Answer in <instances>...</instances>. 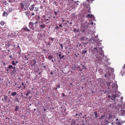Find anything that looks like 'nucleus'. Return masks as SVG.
Masks as SVG:
<instances>
[{
    "instance_id": "obj_1",
    "label": "nucleus",
    "mask_w": 125,
    "mask_h": 125,
    "mask_svg": "<svg viewBox=\"0 0 125 125\" xmlns=\"http://www.w3.org/2000/svg\"><path fill=\"white\" fill-rule=\"evenodd\" d=\"M38 21H37L33 23L32 22H30L29 23V26L30 28L33 30L36 28L38 26Z\"/></svg>"
},
{
    "instance_id": "obj_2",
    "label": "nucleus",
    "mask_w": 125,
    "mask_h": 125,
    "mask_svg": "<svg viewBox=\"0 0 125 125\" xmlns=\"http://www.w3.org/2000/svg\"><path fill=\"white\" fill-rule=\"evenodd\" d=\"M97 53H99V54L101 55V56H102L104 57V52L102 50V48L101 47H99L98 50H97Z\"/></svg>"
},
{
    "instance_id": "obj_3",
    "label": "nucleus",
    "mask_w": 125,
    "mask_h": 125,
    "mask_svg": "<svg viewBox=\"0 0 125 125\" xmlns=\"http://www.w3.org/2000/svg\"><path fill=\"white\" fill-rule=\"evenodd\" d=\"M122 76L125 74V64L124 65L121 72Z\"/></svg>"
},
{
    "instance_id": "obj_4",
    "label": "nucleus",
    "mask_w": 125,
    "mask_h": 125,
    "mask_svg": "<svg viewBox=\"0 0 125 125\" xmlns=\"http://www.w3.org/2000/svg\"><path fill=\"white\" fill-rule=\"evenodd\" d=\"M35 5L33 4L31 5L29 7V9L31 11H32L34 10V8Z\"/></svg>"
},
{
    "instance_id": "obj_5",
    "label": "nucleus",
    "mask_w": 125,
    "mask_h": 125,
    "mask_svg": "<svg viewBox=\"0 0 125 125\" xmlns=\"http://www.w3.org/2000/svg\"><path fill=\"white\" fill-rule=\"evenodd\" d=\"M45 15H43V17L44 18V21L46 22V23L47 24L50 21V20L48 18H46Z\"/></svg>"
},
{
    "instance_id": "obj_6",
    "label": "nucleus",
    "mask_w": 125,
    "mask_h": 125,
    "mask_svg": "<svg viewBox=\"0 0 125 125\" xmlns=\"http://www.w3.org/2000/svg\"><path fill=\"white\" fill-rule=\"evenodd\" d=\"M76 120L74 119H72L71 122V125H75L76 124Z\"/></svg>"
},
{
    "instance_id": "obj_7",
    "label": "nucleus",
    "mask_w": 125,
    "mask_h": 125,
    "mask_svg": "<svg viewBox=\"0 0 125 125\" xmlns=\"http://www.w3.org/2000/svg\"><path fill=\"white\" fill-rule=\"evenodd\" d=\"M120 113L121 115H125V110L121 109L120 111Z\"/></svg>"
},
{
    "instance_id": "obj_8",
    "label": "nucleus",
    "mask_w": 125,
    "mask_h": 125,
    "mask_svg": "<svg viewBox=\"0 0 125 125\" xmlns=\"http://www.w3.org/2000/svg\"><path fill=\"white\" fill-rule=\"evenodd\" d=\"M110 76V74L108 72L105 74L104 76L105 77H109V76Z\"/></svg>"
},
{
    "instance_id": "obj_9",
    "label": "nucleus",
    "mask_w": 125,
    "mask_h": 125,
    "mask_svg": "<svg viewBox=\"0 0 125 125\" xmlns=\"http://www.w3.org/2000/svg\"><path fill=\"white\" fill-rule=\"evenodd\" d=\"M62 55V54H59L58 55L59 57V59L60 60L63 58L64 57V55Z\"/></svg>"
},
{
    "instance_id": "obj_10",
    "label": "nucleus",
    "mask_w": 125,
    "mask_h": 125,
    "mask_svg": "<svg viewBox=\"0 0 125 125\" xmlns=\"http://www.w3.org/2000/svg\"><path fill=\"white\" fill-rule=\"evenodd\" d=\"M22 29H23V30L26 31H27L28 32H30L31 31V30H30L28 29H27V28L26 27L22 28Z\"/></svg>"
},
{
    "instance_id": "obj_11",
    "label": "nucleus",
    "mask_w": 125,
    "mask_h": 125,
    "mask_svg": "<svg viewBox=\"0 0 125 125\" xmlns=\"http://www.w3.org/2000/svg\"><path fill=\"white\" fill-rule=\"evenodd\" d=\"M117 96L116 95L113 94L112 96L111 99L112 100H114L115 99V98Z\"/></svg>"
},
{
    "instance_id": "obj_12",
    "label": "nucleus",
    "mask_w": 125,
    "mask_h": 125,
    "mask_svg": "<svg viewBox=\"0 0 125 125\" xmlns=\"http://www.w3.org/2000/svg\"><path fill=\"white\" fill-rule=\"evenodd\" d=\"M88 51L87 49L86 48H85L82 51V53L83 54H84L87 52Z\"/></svg>"
},
{
    "instance_id": "obj_13",
    "label": "nucleus",
    "mask_w": 125,
    "mask_h": 125,
    "mask_svg": "<svg viewBox=\"0 0 125 125\" xmlns=\"http://www.w3.org/2000/svg\"><path fill=\"white\" fill-rule=\"evenodd\" d=\"M8 15V13L7 12L4 11L3 13L2 14V15L3 16H7Z\"/></svg>"
},
{
    "instance_id": "obj_14",
    "label": "nucleus",
    "mask_w": 125,
    "mask_h": 125,
    "mask_svg": "<svg viewBox=\"0 0 125 125\" xmlns=\"http://www.w3.org/2000/svg\"><path fill=\"white\" fill-rule=\"evenodd\" d=\"M93 16V15L92 14H89L87 15L86 17L87 18L89 17V18H92Z\"/></svg>"
},
{
    "instance_id": "obj_15",
    "label": "nucleus",
    "mask_w": 125,
    "mask_h": 125,
    "mask_svg": "<svg viewBox=\"0 0 125 125\" xmlns=\"http://www.w3.org/2000/svg\"><path fill=\"white\" fill-rule=\"evenodd\" d=\"M84 7L88 8L89 7V4L88 3H86L85 4H84Z\"/></svg>"
},
{
    "instance_id": "obj_16",
    "label": "nucleus",
    "mask_w": 125,
    "mask_h": 125,
    "mask_svg": "<svg viewBox=\"0 0 125 125\" xmlns=\"http://www.w3.org/2000/svg\"><path fill=\"white\" fill-rule=\"evenodd\" d=\"M20 4L21 5V9H23L24 8V5L22 3H20Z\"/></svg>"
},
{
    "instance_id": "obj_17",
    "label": "nucleus",
    "mask_w": 125,
    "mask_h": 125,
    "mask_svg": "<svg viewBox=\"0 0 125 125\" xmlns=\"http://www.w3.org/2000/svg\"><path fill=\"white\" fill-rule=\"evenodd\" d=\"M94 114L96 117H97L99 116V115L98 114L97 111H96L94 112Z\"/></svg>"
},
{
    "instance_id": "obj_18",
    "label": "nucleus",
    "mask_w": 125,
    "mask_h": 125,
    "mask_svg": "<svg viewBox=\"0 0 125 125\" xmlns=\"http://www.w3.org/2000/svg\"><path fill=\"white\" fill-rule=\"evenodd\" d=\"M45 25L43 23L42 24H41V25H40V27L42 29H43L44 28V27H45Z\"/></svg>"
},
{
    "instance_id": "obj_19",
    "label": "nucleus",
    "mask_w": 125,
    "mask_h": 125,
    "mask_svg": "<svg viewBox=\"0 0 125 125\" xmlns=\"http://www.w3.org/2000/svg\"><path fill=\"white\" fill-rule=\"evenodd\" d=\"M25 13L26 14V16H28V17H29L30 14L29 12V11H27L26 12H25Z\"/></svg>"
},
{
    "instance_id": "obj_20",
    "label": "nucleus",
    "mask_w": 125,
    "mask_h": 125,
    "mask_svg": "<svg viewBox=\"0 0 125 125\" xmlns=\"http://www.w3.org/2000/svg\"><path fill=\"white\" fill-rule=\"evenodd\" d=\"M5 24V22L3 21H1L0 22V24L2 26H3Z\"/></svg>"
},
{
    "instance_id": "obj_21",
    "label": "nucleus",
    "mask_w": 125,
    "mask_h": 125,
    "mask_svg": "<svg viewBox=\"0 0 125 125\" xmlns=\"http://www.w3.org/2000/svg\"><path fill=\"white\" fill-rule=\"evenodd\" d=\"M16 72V70H13L11 71V73L12 74H15Z\"/></svg>"
},
{
    "instance_id": "obj_22",
    "label": "nucleus",
    "mask_w": 125,
    "mask_h": 125,
    "mask_svg": "<svg viewBox=\"0 0 125 125\" xmlns=\"http://www.w3.org/2000/svg\"><path fill=\"white\" fill-rule=\"evenodd\" d=\"M121 123L120 121H117L116 122V124L117 125H121Z\"/></svg>"
},
{
    "instance_id": "obj_23",
    "label": "nucleus",
    "mask_w": 125,
    "mask_h": 125,
    "mask_svg": "<svg viewBox=\"0 0 125 125\" xmlns=\"http://www.w3.org/2000/svg\"><path fill=\"white\" fill-rule=\"evenodd\" d=\"M53 57V56L52 55H50L48 56V59H51Z\"/></svg>"
},
{
    "instance_id": "obj_24",
    "label": "nucleus",
    "mask_w": 125,
    "mask_h": 125,
    "mask_svg": "<svg viewBox=\"0 0 125 125\" xmlns=\"http://www.w3.org/2000/svg\"><path fill=\"white\" fill-rule=\"evenodd\" d=\"M17 93L16 92H13L11 93V95L12 96H14L17 94Z\"/></svg>"
},
{
    "instance_id": "obj_25",
    "label": "nucleus",
    "mask_w": 125,
    "mask_h": 125,
    "mask_svg": "<svg viewBox=\"0 0 125 125\" xmlns=\"http://www.w3.org/2000/svg\"><path fill=\"white\" fill-rule=\"evenodd\" d=\"M105 116V115H102L99 118L101 120L103 119H104Z\"/></svg>"
},
{
    "instance_id": "obj_26",
    "label": "nucleus",
    "mask_w": 125,
    "mask_h": 125,
    "mask_svg": "<svg viewBox=\"0 0 125 125\" xmlns=\"http://www.w3.org/2000/svg\"><path fill=\"white\" fill-rule=\"evenodd\" d=\"M34 11L36 12H38L39 11V8L38 7H35Z\"/></svg>"
},
{
    "instance_id": "obj_27",
    "label": "nucleus",
    "mask_w": 125,
    "mask_h": 125,
    "mask_svg": "<svg viewBox=\"0 0 125 125\" xmlns=\"http://www.w3.org/2000/svg\"><path fill=\"white\" fill-rule=\"evenodd\" d=\"M7 98H8V97L7 96H4V99L5 100V102L7 100Z\"/></svg>"
},
{
    "instance_id": "obj_28",
    "label": "nucleus",
    "mask_w": 125,
    "mask_h": 125,
    "mask_svg": "<svg viewBox=\"0 0 125 125\" xmlns=\"http://www.w3.org/2000/svg\"><path fill=\"white\" fill-rule=\"evenodd\" d=\"M74 55L75 56H74V58H75L76 57L77 58L79 57V54H74Z\"/></svg>"
},
{
    "instance_id": "obj_29",
    "label": "nucleus",
    "mask_w": 125,
    "mask_h": 125,
    "mask_svg": "<svg viewBox=\"0 0 125 125\" xmlns=\"http://www.w3.org/2000/svg\"><path fill=\"white\" fill-rule=\"evenodd\" d=\"M12 66L11 65H10L9 66L7 67V68L9 69H11V68H12Z\"/></svg>"
},
{
    "instance_id": "obj_30",
    "label": "nucleus",
    "mask_w": 125,
    "mask_h": 125,
    "mask_svg": "<svg viewBox=\"0 0 125 125\" xmlns=\"http://www.w3.org/2000/svg\"><path fill=\"white\" fill-rule=\"evenodd\" d=\"M85 38V37L83 36V37H82L81 38L80 41H83L84 40Z\"/></svg>"
},
{
    "instance_id": "obj_31",
    "label": "nucleus",
    "mask_w": 125,
    "mask_h": 125,
    "mask_svg": "<svg viewBox=\"0 0 125 125\" xmlns=\"http://www.w3.org/2000/svg\"><path fill=\"white\" fill-rule=\"evenodd\" d=\"M19 109V106H16L15 110L16 111H18V110Z\"/></svg>"
},
{
    "instance_id": "obj_32",
    "label": "nucleus",
    "mask_w": 125,
    "mask_h": 125,
    "mask_svg": "<svg viewBox=\"0 0 125 125\" xmlns=\"http://www.w3.org/2000/svg\"><path fill=\"white\" fill-rule=\"evenodd\" d=\"M15 0H8L9 2H12L15 1Z\"/></svg>"
},
{
    "instance_id": "obj_33",
    "label": "nucleus",
    "mask_w": 125,
    "mask_h": 125,
    "mask_svg": "<svg viewBox=\"0 0 125 125\" xmlns=\"http://www.w3.org/2000/svg\"><path fill=\"white\" fill-rule=\"evenodd\" d=\"M12 64L13 65H15L16 64L15 62L14 61H12Z\"/></svg>"
},
{
    "instance_id": "obj_34",
    "label": "nucleus",
    "mask_w": 125,
    "mask_h": 125,
    "mask_svg": "<svg viewBox=\"0 0 125 125\" xmlns=\"http://www.w3.org/2000/svg\"><path fill=\"white\" fill-rule=\"evenodd\" d=\"M82 68L83 69H87L86 67L83 65L82 66Z\"/></svg>"
},
{
    "instance_id": "obj_35",
    "label": "nucleus",
    "mask_w": 125,
    "mask_h": 125,
    "mask_svg": "<svg viewBox=\"0 0 125 125\" xmlns=\"http://www.w3.org/2000/svg\"><path fill=\"white\" fill-rule=\"evenodd\" d=\"M39 69L38 68L36 70H35L34 72L35 73H38V71H39Z\"/></svg>"
},
{
    "instance_id": "obj_36",
    "label": "nucleus",
    "mask_w": 125,
    "mask_h": 125,
    "mask_svg": "<svg viewBox=\"0 0 125 125\" xmlns=\"http://www.w3.org/2000/svg\"><path fill=\"white\" fill-rule=\"evenodd\" d=\"M32 62H33L34 64H35L36 63V60L34 59H33L32 60Z\"/></svg>"
},
{
    "instance_id": "obj_37",
    "label": "nucleus",
    "mask_w": 125,
    "mask_h": 125,
    "mask_svg": "<svg viewBox=\"0 0 125 125\" xmlns=\"http://www.w3.org/2000/svg\"><path fill=\"white\" fill-rule=\"evenodd\" d=\"M61 47V49L60 50L61 51L63 49V46L62 45V44H60Z\"/></svg>"
},
{
    "instance_id": "obj_38",
    "label": "nucleus",
    "mask_w": 125,
    "mask_h": 125,
    "mask_svg": "<svg viewBox=\"0 0 125 125\" xmlns=\"http://www.w3.org/2000/svg\"><path fill=\"white\" fill-rule=\"evenodd\" d=\"M30 91H28L26 94V95L27 96L29 94H30Z\"/></svg>"
},
{
    "instance_id": "obj_39",
    "label": "nucleus",
    "mask_w": 125,
    "mask_h": 125,
    "mask_svg": "<svg viewBox=\"0 0 125 125\" xmlns=\"http://www.w3.org/2000/svg\"><path fill=\"white\" fill-rule=\"evenodd\" d=\"M88 25H84V27H83L85 29H86L87 28V27H88Z\"/></svg>"
},
{
    "instance_id": "obj_40",
    "label": "nucleus",
    "mask_w": 125,
    "mask_h": 125,
    "mask_svg": "<svg viewBox=\"0 0 125 125\" xmlns=\"http://www.w3.org/2000/svg\"><path fill=\"white\" fill-rule=\"evenodd\" d=\"M40 53L38 52H35L34 53V54H35L36 55H39L40 54Z\"/></svg>"
},
{
    "instance_id": "obj_41",
    "label": "nucleus",
    "mask_w": 125,
    "mask_h": 125,
    "mask_svg": "<svg viewBox=\"0 0 125 125\" xmlns=\"http://www.w3.org/2000/svg\"><path fill=\"white\" fill-rule=\"evenodd\" d=\"M9 57L11 59H13L14 58L12 55H10L9 56Z\"/></svg>"
},
{
    "instance_id": "obj_42",
    "label": "nucleus",
    "mask_w": 125,
    "mask_h": 125,
    "mask_svg": "<svg viewBox=\"0 0 125 125\" xmlns=\"http://www.w3.org/2000/svg\"><path fill=\"white\" fill-rule=\"evenodd\" d=\"M54 14L55 15H57L58 13H57V11H55L54 12Z\"/></svg>"
},
{
    "instance_id": "obj_43",
    "label": "nucleus",
    "mask_w": 125,
    "mask_h": 125,
    "mask_svg": "<svg viewBox=\"0 0 125 125\" xmlns=\"http://www.w3.org/2000/svg\"><path fill=\"white\" fill-rule=\"evenodd\" d=\"M55 28L56 29H60V27H59V26H57L56 27H55Z\"/></svg>"
},
{
    "instance_id": "obj_44",
    "label": "nucleus",
    "mask_w": 125,
    "mask_h": 125,
    "mask_svg": "<svg viewBox=\"0 0 125 125\" xmlns=\"http://www.w3.org/2000/svg\"><path fill=\"white\" fill-rule=\"evenodd\" d=\"M59 26H60V27H60V28H60V29H61L62 26V25L61 24H60Z\"/></svg>"
},
{
    "instance_id": "obj_45",
    "label": "nucleus",
    "mask_w": 125,
    "mask_h": 125,
    "mask_svg": "<svg viewBox=\"0 0 125 125\" xmlns=\"http://www.w3.org/2000/svg\"><path fill=\"white\" fill-rule=\"evenodd\" d=\"M73 31H74L75 32L76 31V29L75 28H74L73 29Z\"/></svg>"
},
{
    "instance_id": "obj_46",
    "label": "nucleus",
    "mask_w": 125,
    "mask_h": 125,
    "mask_svg": "<svg viewBox=\"0 0 125 125\" xmlns=\"http://www.w3.org/2000/svg\"><path fill=\"white\" fill-rule=\"evenodd\" d=\"M37 17H38V18L39 19H41L40 17V16L39 15H38L37 16Z\"/></svg>"
},
{
    "instance_id": "obj_47",
    "label": "nucleus",
    "mask_w": 125,
    "mask_h": 125,
    "mask_svg": "<svg viewBox=\"0 0 125 125\" xmlns=\"http://www.w3.org/2000/svg\"><path fill=\"white\" fill-rule=\"evenodd\" d=\"M62 95L63 96H65V94L64 93H62Z\"/></svg>"
},
{
    "instance_id": "obj_48",
    "label": "nucleus",
    "mask_w": 125,
    "mask_h": 125,
    "mask_svg": "<svg viewBox=\"0 0 125 125\" xmlns=\"http://www.w3.org/2000/svg\"><path fill=\"white\" fill-rule=\"evenodd\" d=\"M15 67H12V68L13 69V70H16L15 68Z\"/></svg>"
},
{
    "instance_id": "obj_49",
    "label": "nucleus",
    "mask_w": 125,
    "mask_h": 125,
    "mask_svg": "<svg viewBox=\"0 0 125 125\" xmlns=\"http://www.w3.org/2000/svg\"><path fill=\"white\" fill-rule=\"evenodd\" d=\"M60 85H58V86H57V88H59L60 87Z\"/></svg>"
},
{
    "instance_id": "obj_50",
    "label": "nucleus",
    "mask_w": 125,
    "mask_h": 125,
    "mask_svg": "<svg viewBox=\"0 0 125 125\" xmlns=\"http://www.w3.org/2000/svg\"><path fill=\"white\" fill-rule=\"evenodd\" d=\"M59 53H55V54L57 56H58V54Z\"/></svg>"
},
{
    "instance_id": "obj_51",
    "label": "nucleus",
    "mask_w": 125,
    "mask_h": 125,
    "mask_svg": "<svg viewBox=\"0 0 125 125\" xmlns=\"http://www.w3.org/2000/svg\"><path fill=\"white\" fill-rule=\"evenodd\" d=\"M41 73H42L41 72H40L38 74H39L41 75Z\"/></svg>"
},
{
    "instance_id": "obj_52",
    "label": "nucleus",
    "mask_w": 125,
    "mask_h": 125,
    "mask_svg": "<svg viewBox=\"0 0 125 125\" xmlns=\"http://www.w3.org/2000/svg\"><path fill=\"white\" fill-rule=\"evenodd\" d=\"M66 0L68 2L71 1L72 0Z\"/></svg>"
},
{
    "instance_id": "obj_53",
    "label": "nucleus",
    "mask_w": 125,
    "mask_h": 125,
    "mask_svg": "<svg viewBox=\"0 0 125 125\" xmlns=\"http://www.w3.org/2000/svg\"><path fill=\"white\" fill-rule=\"evenodd\" d=\"M79 71H83V70L82 69H79Z\"/></svg>"
},
{
    "instance_id": "obj_54",
    "label": "nucleus",
    "mask_w": 125,
    "mask_h": 125,
    "mask_svg": "<svg viewBox=\"0 0 125 125\" xmlns=\"http://www.w3.org/2000/svg\"><path fill=\"white\" fill-rule=\"evenodd\" d=\"M56 2H55V1H54L53 3V4H56Z\"/></svg>"
},
{
    "instance_id": "obj_55",
    "label": "nucleus",
    "mask_w": 125,
    "mask_h": 125,
    "mask_svg": "<svg viewBox=\"0 0 125 125\" xmlns=\"http://www.w3.org/2000/svg\"><path fill=\"white\" fill-rule=\"evenodd\" d=\"M18 54H20V53H21V52H20V51H18Z\"/></svg>"
},
{
    "instance_id": "obj_56",
    "label": "nucleus",
    "mask_w": 125,
    "mask_h": 125,
    "mask_svg": "<svg viewBox=\"0 0 125 125\" xmlns=\"http://www.w3.org/2000/svg\"><path fill=\"white\" fill-rule=\"evenodd\" d=\"M94 49H96L97 51V50H98V49H97V47H95V48H94Z\"/></svg>"
},
{
    "instance_id": "obj_57",
    "label": "nucleus",
    "mask_w": 125,
    "mask_h": 125,
    "mask_svg": "<svg viewBox=\"0 0 125 125\" xmlns=\"http://www.w3.org/2000/svg\"><path fill=\"white\" fill-rule=\"evenodd\" d=\"M35 15V14L34 13H32V16H33L34 15Z\"/></svg>"
},
{
    "instance_id": "obj_58",
    "label": "nucleus",
    "mask_w": 125,
    "mask_h": 125,
    "mask_svg": "<svg viewBox=\"0 0 125 125\" xmlns=\"http://www.w3.org/2000/svg\"><path fill=\"white\" fill-rule=\"evenodd\" d=\"M78 115V113H76V114L75 115V116H77Z\"/></svg>"
},
{
    "instance_id": "obj_59",
    "label": "nucleus",
    "mask_w": 125,
    "mask_h": 125,
    "mask_svg": "<svg viewBox=\"0 0 125 125\" xmlns=\"http://www.w3.org/2000/svg\"><path fill=\"white\" fill-rule=\"evenodd\" d=\"M62 22H64L65 21V20H63L62 18Z\"/></svg>"
},
{
    "instance_id": "obj_60",
    "label": "nucleus",
    "mask_w": 125,
    "mask_h": 125,
    "mask_svg": "<svg viewBox=\"0 0 125 125\" xmlns=\"http://www.w3.org/2000/svg\"><path fill=\"white\" fill-rule=\"evenodd\" d=\"M9 71V70L8 69H7V70H6V71L7 72H8Z\"/></svg>"
},
{
    "instance_id": "obj_61",
    "label": "nucleus",
    "mask_w": 125,
    "mask_h": 125,
    "mask_svg": "<svg viewBox=\"0 0 125 125\" xmlns=\"http://www.w3.org/2000/svg\"><path fill=\"white\" fill-rule=\"evenodd\" d=\"M69 24H70L71 25V24H72V22H70L69 23Z\"/></svg>"
},
{
    "instance_id": "obj_62",
    "label": "nucleus",
    "mask_w": 125,
    "mask_h": 125,
    "mask_svg": "<svg viewBox=\"0 0 125 125\" xmlns=\"http://www.w3.org/2000/svg\"><path fill=\"white\" fill-rule=\"evenodd\" d=\"M53 73L52 72H51L50 73V74H51V75H52L53 74Z\"/></svg>"
},
{
    "instance_id": "obj_63",
    "label": "nucleus",
    "mask_w": 125,
    "mask_h": 125,
    "mask_svg": "<svg viewBox=\"0 0 125 125\" xmlns=\"http://www.w3.org/2000/svg\"><path fill=\"white\" fill-rule=\"evenodd\" d=\"M22 85L23 86L24 85V84L23 83H22Z\"/></svg>"
},
{
    "instance_id": "obj_64",
    "label": "nucleus",
    "mask_w": 125,
    "mask_h": 125,
    "mask_svg": "<svg viewBox=\"0 0 125 125\" xmlns=\"http://www.w3.org/2000/svg\"><path fill=\"white\" fill-rule=\"evenodd\" d=\"M122 100L123 99V98L122 97H121L120 98Z\"/></svg>"
}]
</instances>
